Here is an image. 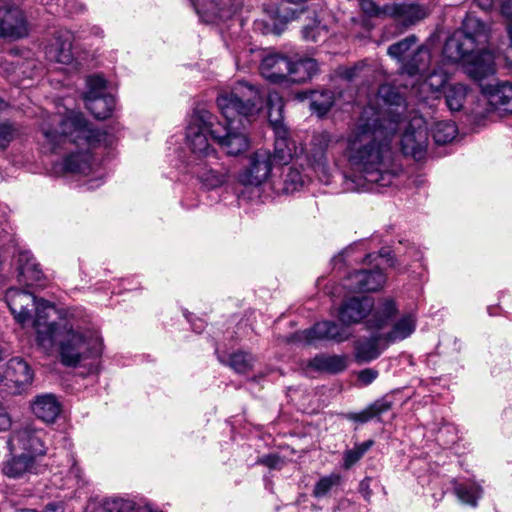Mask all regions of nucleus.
<instances>
[{
    "label": "nucleus",
    "instance_id": "nucleus-33",
    "mask_svg": "<svg viewBox=\"0 0 512 512\" xmlns=\"http://www.w3.org/2000/svg\"><path fill=\"white\" fill-rule=\"evenodd\" d=\"M416 328V318L409 313L402 316L394 325L391 331L384 333L386 343L392 344L409 337Z\"/></svg>",
    "mask_w": 512,
    "mask_h": 512
},
{
    "label": "nucleus",
    "instance_id": "nucleus-4",
    "mask_svg": "<svg viewBox=\"0 0 512 512\" xmlns=\"http://www.w3.org/2000/svg\"><path fill=\"white\" fill-rule=\"evenodd\" d=\"M489 40V28L480 19L467 15L461 29L455 31L445 42L443 55L450 62L466 61L480 46Z\"/></svg>",
    "mask_w": 512,
    "mask_h": 512
},
{
    "label": "nucleus",
    "instance_id": "nucleus-44",
    "mask_svg": "<svg viewBox=\"0 0 512 512\" xmlns=\"http://www.w3.org/2000/svg\"><path fill=\"white\" fill-rule=\"evenodd\" d=\"M418 38L415 35H409L408 37L390 45L387 53L392 58L397 59L399 62H403L405 54L417 43Z\"/></svg>",
    "mask_w": 512,
    "mask_h": 512
},
{
    "label": "nucleus",
    "instance_id": "nucleus-27",
    "mask_svg": "<svg viewBox=\"0 0 512 512\" xmlns=\"http://www.w3.org/2000/svg\"><path fill=\"white\" fill-rule=\"evenodd\" d=\"M349 280L351 281L350 287L355 291L373 292L382 288L386 277L382 270L375 267L374 269L356 271L349 276Z\"/></svg>",
    "mask_w": 512,
    "mask_h": 512
},
{
    "label": "nucleus",
    "instance_id": "nucleus-7",
    "mask_svg": "<svg viewBox=\"0 0 512 512\" xmlns=\"http://www.w3.org/2000/svg\"><path fill=\"white\" fill-rule=\"evenodd\" d=\"M283 103L276 95L268 99V119L275 133L274 154L272 161L287 164L297 153L295 143L289 137L288 129L283 125Z\"/></svg>",
    "mask_w": 512,
    "mask_h": 512
},
{
    "label": "nucleus",
    "instance_id": "nucleus-49",
    "mask_svg": "<svg viewBox=\"0 0 512 512\" xmlns=\"http://www.w3.org/2000/svg\"><path fill=\"white\" fill-rule=\"evenodd\" d=\"M361 10L369 17H387L388 15L384 11L386 3L378 5L374 0H359Z\"/></svg>",
    "mask_w": 512,
    "mask_h": 512
},
{
    "label": "nucleus",
    "instance_id": "nucleus-35",
    "mask_svg": "<svg viewBox=\"0 0 512 512\" xmlns=\"http://www.w3.org/2000/svg\"><path fill=\"white\" fill-rule=\"evenodd\" d=\"M217 357L222 364L229 366L237 373L249 372L252 370L255 361L250 353L243 351H237L228 355L218 354Z\"/></svg>",
    "mask_w": 512,
    "mask_h": 512
},
{
    "label": "nucleus",
    "instance_id": "nucleus-10",
    "mask_svg": "<svg viewBox=\"0 0 512 512\" xmlns=\"http://www.w3.org/2000/svg\"><path fill=\"white\" fill-rule=\"evenodd\" d=\"M337 142L338 140L326 131L314 133L310 141L307 160L324 183H328L331 176L328 165V151Z\"/></svg>",
    "mask_w": 512,
    "mask_h": 512
},
{
    "label": "nucleus",
    "instance_id": "nucleus-61",
    "mask_svg": "<svg viewBox=\"0 0 512 512\" xmlns=\"http://www.w3.org/2000/svg\"><path fill=\"white\" fill-rule=\"evenodd\" d=\"M18 512H36L35 510H31V509H23V510H20Z\"/></svg>",
    "mask_w": 512,
    "mask_h": 512
},
{
    "label": "nucleus",
    "instance_id": "nucleus-26",
    "mask_svg": "<svg viewBox=\"0 0 512 512\" xmlns=\"http://www.w3.org/2000/svg\"><path fill=\"white\" fill-rule=\"evenodd\" d=\"M431 53L428 47L419 46L401 65V71L408 76H421L431 78L429 71Z\"/></svg>",
    "mask_w": 512,
    "mask_h": 512
},
{
    "label": "nucleus",
    "instance_id": "nucleus-32",
    "mask_svg": "<svg viewBox=\"0 0 512 512\" xmlns=\"http://www.w3.org/2000/svg\"><path fill=\"white\" fill-rule=\"evenodd\" d=\"M290 70L287 80L294 83H302L311 79L318 71V63L315 59L305 58L292 62L290 60Z\"/></svg>",
    "mask_w": 512,
    "mask_h": 512
},
{
    "label": "nucleus",
    "instance_id": "nucleus-5",
    "mask_svg": "<svg viewBox=\"0 0 512 512\" xmlns=\"http://www.w3.org/2000/svg\"><path fill=\"white\" fill-rule=\"evenodd\" d=\"M215 116L204 108L197 107L186 128V143L191 150L187 166L206 159L216 160V152L208 143L207 134L211 136V128L216 126Z\"/></svg>",
    "mask_w": 512,
    "mask_h": 512
},
{
    "label": "nucleus",
    "instance_id": "nucleus-22",
    "mask_svg": "<svg viewBox=\"0 0 512 512\" xmlns=\"http://www.w3.org/2000/svg\"><path fill=\"white\" fill-rule=\"evenodd\" d=\"M11 457L2 466L5 476L12 479L23 478L30 474L38 473V459L29 454L10 451Z\"/></svg>",
    "mask_w": 512,
    "mask_h": 512
},
{
    "label": "nucleus",
    "instance_id": "nucleus-30",
    "mask_svg": "<svg viewBox=\"0 0 512 512\" xmlns=\"http://www.w3.org/2000/svg\"><path fill=\"white\" fill-rule=\"evenodd\" d=\"M33 308H35L33 326L36 329L38 341L41 344L45 342L51 343L53 341L56 324L46 322L47 315L45 311L52 308V305L48 301L36 299V304Z\"/></svg>",
    "mask_w": 512,
    "mask_h": 512
},
{
    "label": "nucleus",
    "instance_id": "nucleus-34",
    "mask_svg": "<svg viewBox=\"0 0 512 512\" xmlns=\"http://www.w3.org/2000/svg\"><path fill=\"white\" fill-rule=\"evenodd\" d=\"M84 101L85 107L97 119L108 118L115 107V99L109 94L92 96L90 99Z\"/></svg>",
    "mask_w": 512,
    "mask_h": 512
},
{
    "label": "nucleus",
    "instance_id": "nucleus-56",
    "mask_svg": "<svg viewBox=\"0 0 512 512\" xmlns=\"http://www.w3.org/2000/svg\"><path fill=\"white\" fill-rule=\"evenodd\" d=\"M65 8L69 13H79L85 9V6L77 0H66Z\"/></svg>",
    "mask_w": 512,
    "mask_h": 512
},
{
    "label": "nucleus",
    "instance_id": "nucleus-45",
    "mask_svg": "<svg viewBox=\"0 0 512 512\" xmlns=\"http://www.w3.org/2000/svg\"><path fill=\"white\" fill-rule=\"evenodd\" d=\"M304 184V179L301 172L294 168L288 167L283 172V191L285 193H293L301 188Z\"/></svg>",
    "mask_w": 512,
    "mask_h": 512
},
{
    "label": "nucleus",
    "instance_id": "nucleus-47",
    "mask_svg": "<svg viewBox=\"0 0 512 512\" xmlns=\"http://www.w3.org/2000/svg\"><path fill=\"white\" fill-rule=\"evenodd\" d=\"M340 481V476L331 474L319 479L313 489V496L316 498L324 497L332 489L333 486L337 485Z\"/></svg>",
    "mask_w": 512,
    "mask_h": 512
},
{
    "label": "nucleus",
    "instance_id": "nucleus-11",
    "mask_svg": "<svg viewBox=\"0 0 512 512\" xmlns=\"http://www.w3.org/2000/svg\"><path fill=\"white\" fill-rule=\"evenodd\" d=\"M44 436L43 430L27 425L12 432L8 446L10 451L26 453L38 459L46 453Z\"/></svg>",
    "mask_w": 512,
    "mask_h": 512
},
{
    "label": "nucleus",
    "instance_id": "nucleus-43",
    "mask_svg": "<svg viewBox=\"0 0 512 512\" xmlns=\"http://www.w3.org/2000/svg\"><path fill=\"white\" fill-rule=\"evenodd\" d=\"M327 36V29L322 25L318 19H312L310 22L303 26L302 37L305 41L319 42Z\"/></svg>",
    "mask_w": 512,
    "mask_h": 512
},
{
    "label": "nucleus",
    "instance_id": "nucleus-50",
    "mask_svg": "<svg viewBox=\"0 0 512 512\" xmlns=\"http://www.w3.org/2000/svg\"><path fill=\"white\" fill-rule=\"evenodd\" d=\"M7 107V103L0 99V111ZM14 128L9 123H0V148H5L13 139Z\"/></svg>",
    "mask_w": 512,
    "mask_h": 512
},
{
    "label": "nucleus",
    "instance_id": "nucleus-58",
    "mask_svg": "<svg viewBox=\"0 0 512 512\" xmlns=\"http://www.w3.org/2000/svg\"><path fill=\"white\" fill-rule=\"evenodd\" d=\"M192 326L193 329L198 333H200L204 329V323L202 321H199V323H195Z\"/></svg>",
    "mask_w": 512,
    "mask_h": 512
},
{
    "label": "nucleus",
    "instance_id": "nucleus-17",
    "mask_svg": "<svg viewBox=\"0 0 512 512\" xmlns=\"http://www.w3.org/2000/svg\"><path fill=\"white\" fill-rule=\"evenodd\" d=\"M384 11L387 17L400 21L405 28L415 25L428 16L427 9L414 2H387Z\"/></svg>",
    "mask_w": 512,
    "mask_h": 512
},
{
    "label": "nucleus",
    "instance_id": "nucleus-14",
    "mask_svg": "<svg viewBox=\"0 0 512 512\" xmlns=\"http://www.w3.org/2000/svg\"><path fill=\"white\" fill-rule=\"evenodd\" d=\"M29 34L23 10L15 4L0 6V39L18 40Z\"/></svg>",
    "mask_w": 512,
    "mask_h": 512
},
{
    "label": "nucleus",
    "instance_id": "nucleus-52",
    "mask_svg": "<svg viewBox=\"0 0 512 512\" xmlns=\"http://www.w3.org/2000/svg\"><path fill=\"white\" fill-rule=\"evenodd\" d=\"M257 463L264 465L270 469H280L283 461L281 457L277 454H268L259 458Z\"/></svg>",
    "mask_w": 512,
    "mask_h": 512
},
{
    "label": "nucleus",
    "instance_id": "nucleus-1",
    "mask_svg": "<svg viewBox=\"0 0 512 512\" xmlns=\"http://www.w3.org/2000/svg\"><path fill=\"white\" fill-rule=\"evenodd\" d=\"M372 109H364L348 140V161L359 175L346 176L354 186L349 189L377 191L392 184L394 174L389 170L393 159L391 141L396 134L395 124L384 127L380 118H371Z\"/></svg>",
    "mask_w": 512,
    "mask_h": 512
},
{
    "label": "nucleus",
    "instance_id": "nucleus-3",
    "mask_svg": "<svg viewBox=\"0 0 512 512\" xmlns=\"http://www.w3.org/2000/svg\"><path fill=\"white\" fill-rule=\"evenodd\" d=\"M217 105L226 123L216 122L211 137L228 155L237 156L249 147L244 130L262 109L263 97L255 86L240 81L218 96Z\"/></svg>",
    "mask_w": 512,
    "mask_h": 512
},
{
    "label": "nucleus",
    "instance_id": "nucleus-36",
    "mask_svg": "<svg viewBox=\"0 0 512 512\" xmlns=\"http://www.w3.org/2000/svg\"><path fill=\"white\" fill-rule=\"evenodd\" d=\"M309 366L318 371L339 373L346 368L344 357L337 355H317L309 363Z\"/></svg>",
    "mask_w": 512,
    "mask_h": 512
},
{
    "label": "nucleus",
    "instance_id": "nucleus-39",
    "mask_svg": "<svg viewBox=\"0 0 512 512\" xmlns=\"http://www.w3.org/2000/svg\"><path fill=\"white\" fill-rule=\"evenodd\" d=\"M391 407V404L384 400H378L372 403L370 406L358 413H348L346 418L351 421L366 423L374 417L387 412Z\"/></svg>",
    "mask_w": 512,
    "mask_h": 512
},
{
    "label": "nucleus",
    "instance_id": "nucleus-38",
    "mask_svg": "<svg viewBox=\"0 0 512 512\" xmlns=\"http://www.w3.org/2000/svg\"><path fill=\"white\" fill-rule=\"evenodd\" d=\"M310 108L319 116L325 115L334 104V93L330 90L311 91Z\"/></svg>",
    "mask_w": 512,
    "mask_h": 512
},
{
    "label": "nucleus",
    "instance_id": "nucleus-42",
    "mask_svg": "<svg viewBox=\"0 0 512 512\" xmlns=\"http://www.w3.org/2000/svg\"><path fill=\"white\" fill-rule=\"evenodd\" d=\"M374 445L373 440H367L360 444H356L352 449H347L343 453L342 467L346 470L354 466L365 453Z\"/></svg>",
    "mask_w": 512,
    "mask_h": 512
},
{
    "label": "nucleus",
    "instance_id": "nucleus-54",
    "mask_svg": "<svg viewBox=\"0 0 512 512\" xmlns=\"http://www.w3.org/2000/svg\"><path fill=\"white\" fill-rule=\"evenodd\" d=\"M377 376L378 371L372 368H366L358 373L357 378L363 385H369L377 378Z\"/></svg>",
    "mask_w": 512,
    "mask_h": 512
},
{
    "label": "nucleus",
    "instance_id": "nucleus-16",
    "mask_svg": "<svg viewBox=\"0 0 512 512\" xmlns=\"http://www.w3.org/2000/svg\"><path fill=\"white\" fill-rule=\"evenodd\" d=\"M73 41L74 34L70 30L59 29L55 31L53 39L45 49L47 59L61 64H71L74 60Z\"/></svg>",
    "mask_w": 512,
    "mask_h": 512
},
{
    "label": "nucleus",
    "instance_id": "nucleus-24",
    "mask_svg": "<svg viewBox=\"0 0 512 512\" xmlns=\"http://www.w3.org/2000/svg\"><path fill=\"white\" fill-rule=\"evenodd\" d=\"M289 72H291L290 59L283 54H269L261 61L260 73L271 83H281L287 80Z\"/></svg>",
    "mask_w": 512,
    "mask_h": 512
},
{
    "label": "nucleus",
    "instance_id": "nucleus-31",
    "mask_svg": "<svg viewBox=\"0 0 512 512\" xmlns=\"http://www.w3.org/2000/svg\"><path fill=\"white\" fill-rule=\"evenodd\" d=\"M397 307L393 299H384L378 303L366 325L368 329L380 330L396 315Z\"/></svg>",
    "mask_w": 512,
    "mask_h": 512
},
{
    "label": "nucleus",
    "instance_id": "nucleus-13",
    "mask_svg": "<svg viewBox=\"0 0 512 512\" xmlns=\"http://www.w3.org/2000/svg\"><path fill=\"white\" fill-rule=\"evenodd\" d=\"M428 128L422 118L409 123L401 137L402 152L420 161L424 159L428 147Z\"/></svg>",
    "mask_w": 512,
    "mask_h": 512
},
{
    "label": "nucleus",
    "instance_id": "nucleus-55",
    "mask_svg": "<svg viewBox=\"0 0 512 512\" xmlns=\"http://www.w3.org/2000/svg\"><path fill=\"white\" fill-rule=\"evenodd\" d=\"M371 477H365L360 483H359V493L364 497V499L367 502H370L372 497V490L370 488L371 483Z\"/></svg>",
    "mask_w": 512,
    "mask_h": 512
},
{
    "label": "nucleus",
    "instance_id": "nucleus-18",
    "mask_svg": "<svg viewBox=\"0 0 512 512\" xmlns=\"http://www.w3.org/2000/svg\"><path fill=\"white\" fill-rule=\"evenodd\" d=\"M189 172L195 175L207 188L212 189L221 186L226 181L227 169L218 162V157L212 162L208 159L195 162L188 166Z\"/></svg>",
    "mask_w": 512,
    "mask_h": 512
},
{
    "label": "nucleus",
    "instance_id": "nucleus-37",
    "mask_svg": "<svg viewBox=\"0 0 512 512\" xmlns=\"http://www.w3.org/2000/svg\"><path fill=\"white\" fill-rule=\"evenodd\" d=\"M467 87L463 84H451L444 90L445 102L450 111H460L467 96Z\"/></svg>",
    "mask_w": 512,
    "mask_h": 512
},
{
    "label": "nucleus",
    "instance_id": "nucleus-41",
    "mask_svg": "<svg viewBox=\"0 0 512 512\" xmlns=\"http://www.w3.org/2000/svg\"><path fill=\"white\" fill-rule=\"evenodd\" d=\"M457 127L451 121L436 122L432 128V137L436 144L444 145L451 142L457 135Z\"/></svg>",
    "mask_w": 512,
    "mask_h": 512
},
{
    "label": "nucleus",
    "instance_id": "nucleus-28",
    "mask_svg": "<svg viewBox=\"0 0 512 512\" xmlns=\"http://www.w3.org/2000/svg\"><path fill=\"white\" fill-rule=\"evenodd\" d=\"M62 406L56 395L43 393L35 396L31 403L33 414L46 423H53L59 416Z\"/></svg>",
    "mask_w": 512,
    "mask_h": 512
},
{
    "label": "nucleus",
    "instance_id": "nucleus-23",
    "mask_svg": "<svg viewBox=\"0 0 512 512\" xmlns=\"http://www.w3.org/2000/svg\"><path fill=\"white\" fill-rule=\"evenodd\" d=\"M482 91L487 98L491 110L499 114H512V84L501 82L496 85H485Z\"/></svg>",
    "mask_w": 512,
    "mask_h": 512
},
{
    "label": "nucleus",
    "instance_id": "nucleus-57",
    "mask_svg": "<svg viewBox=\"0 0 512 512\" xmlns=\"http://www.w3.org/2000/svg\"><path fill=\"white\" fill-rule=\"evenodd\" d=\"M80 472H81L80 468L75 463H73L71 468H70L69 473L71 475H73L76 479L79 480L80 479Z\"/></svg>",
    "mask_w": 512,
    "mask_h": 512
},
{
    "label": "nucleus",
    "instance_id": "nucleus-53",
    "mask_svg": "<svg viewBox=\"0 0 512 512\" xmlns=\"http://www.w3.org/2000/svg\"><path fill=\"white\" fill-rule=\"evenodd\" d=\"M361 69H362V66L359 64H356L351 67L340 68L338 71V74L342 79H345L350 82L359 76V72Z\"/></svg>",
    "mask_w": 512,
    "mask_h": 512
},
{
    "label": "nucleus",
    "instance_id": "nucleus-29",
    "mask_svg": "<svg viewBox=\"0 0 512 512\" xmlns=\"http://www.w3.org/2000/svg\"><path fill=\"white\" fill-rule=\"evenodd\" d=\"M384 333H374L368 338L361 339L356 344V358L360 362H370L380 356L389 346Z\"/></svg>",
    "mask_w": 512,
    "mask_h": 512
},
{
    "label": "nucleus",
    "instance_id": "nucleus-6",
    "mask_svg": "<svg viewBox=\"0 0 512 512\" xmlns=\"http://www.w3.org/2000/svg\"><path fill=\"white\" fill-rule=\"evenodd\" d=\"M102 353V339L97 331L68 330L59 344L61 362L75 367L82 360L96 358Z\"/></svg>",
    "mask_w": 512,
    "mask_h": 512
},
{
    "label": "nucleus",
    "instance_id": "nucleus-59",
    "mask_svg": "<svg viewBox=\"0 0 512 512\" xmlns=\"http://www.w3.org/2000/svg\"><path fill=\"white\" fill-rule=\"evenodd\" d=\"M93 33H94L96 36H102V35H103V31H102L99 27H94V28H93Z\"/></svg>",
    "mask_w": 512,
    "mask_h": 512
},
{
    "label": "nucleus",
    "instance_id": "nucleus-40",
    "mask_svg": "<svg viewBox=\"0 0 512 512\" xmlns=\"http://www.w3.org/2000/svg\"><path fill=\"white\" fill-rule=\"evenodd\" d=\"M454 491L460 501L476 506L482 495V488L474 482L455 483Z\"/></svg>",
    "mask_w": 512,
    "mask_h": 512
},
{
    "label": "nucleus",
    "instance_id": "nucleus-9",
    "mask_svg": "<svg viewBox=\"0 0 512 512\" xmlns=\"http://www.w3.org/2000/svg\"><path fill=\"white\" fill-rule=\"evenodd\" d=\"M33 378L30 365L21 357H13L1 374L0 390L13 395L21 394L32 384Z\"/></svg>",
    "mask_w": 512,
    "mask_h": 512
},
{
    "label": "nucleus",
    "instance_id": "nucleus-48",
    "mask_svg": "<svg viewBox=\"0 0 512 512\" xmlns=\"http://www.w3.org/2000/svg\"><path fill=\"white\" fill-rule=\"evenodd\" d=\"M134 503L122 498H113L106 500L103 504L105 512H132Z\"/></svg>",
    "mask_w": 512,
    "mask_h": 512
},
{
    "label": "nucleus",
    "instance_id": "nucleus-51",
    "mask_svg": "<svg viewBox=\"0 0 512 512\" xmlns=\"http://www.w3.org/2000/svg\"><path fill=\"white\" fill-rule=\"evenodd\" d=\"M501 14L507 21V33L512 48V0H506L502 3Z\"/></svg>",
    "mask_w": 512,
    "mask_h": 512
},
{
    "label": "nucleus",
    "instance_id": "nucleus-19",
    "mask_svg": "<svg viewBox=\"0 0 512 512\" xmlns=\"http://www.w3.org/2000/svg\"><path fill=\"white\" fill-rule=\"evenodd\" d=\"M465 73L474 81L481 82L496 72L495 57L491 51L479 49L465 61Z\"/></svg>",
    "mask_w": 512,
    "mask_h": 512
},
{
    "label": "nucleus",
    "instance_id": "nucleus-46",
    "mask_svg": "<svg viewBox=\"0 0 512 512\" xmlns=\"http://www.w3.org/2000/svg\"><path fill=\"white\" fill-rule=\"evenodd\" d=\"M87 91L84 94V100L92 96L106 95V81L100 75H92L86 79Z\"/></svg>",
    "mask_w": 512,
    "mask_h": 512
},
{
    "label": "nucleus",
    "instance_id": "nucleus-8",
    "mask_svg": "<svg viewBox=\"0 0 512 512\" xmlns=\"http://www.w3.org/2000/svg\"><path fill=\"white\" fill-rule=\"evenodd\" d=\"M378 98L383 102L381 111L372 109L374 115H369L371 118L379 117V123L384 127H390V124H395V132L398 131V125L402 120V116L406 110V103L404 97L399 93L397 88L392 85L384 84L378 89Z\"/></svg>",
    "mask_w": 512,
    "mask_h": 512
},
{
    "label": "nucleus",
    "instance_id": "nucleus-25",
    "mask_svg": "<svg viewBox=\"0 0 512 512\" xmlns=\"http://www.w3.org/2000/svg\"><path fill=\"white\" fill-rule=\"evenodd\" d=\"M18 281L26 286L41 285L44 274L40 264L30 251H21L18 254Z\"/></svg>",
    "mask_w": 512,
    "mask_h": 512
},
{
    "label": "nucleus",
    "instance_id": "nucleus-15",
    "mask_svg": "<svg viewBox=\"0 0 512 512\" xmlns=\"http://www.w3.org/2000/svg\"><path fill=\"white\" fill-rule=\"evenodd\" d=\"M272 164V154L269 150L255 151L249 158L248 167L240 173L239 182L250 186L262 184L270 175Z\"/></svg>",
    "mask_w": 512,
    "mask_h": 512
},
{
    "label": "nucleus",
    "instance_id": "nucleus-2",
    "mask_svg": "<svg viewBox=\"0 0 512 512\" xmlns=\"http://www.w3.org/2000/svg\"><path fill=\"white\" fill-rule=\"evenodd\" d=\"M42 146L45 151L56 153L66 143H73L82 151L70 153L62 161L66 173L88 175L92 171L90 149L114 143V136L107 131L94 129L82 113L70 111L65 116L53 115L41 125Z\"/></svg>",
    "mask_w": 512,
    "mask_h": 512
},
{
    "label": "nucleus",
    "instance_id": "nucleus-60",
    "mask_svg": "<svg viewBox=\"0 0 512 512\" xmlns=\"http://www.w3.org/2000/svg\"><path fill=\"white\" fill-rule=\"evenodd\" d=\"M371 258H375L373 254H367L365 257V261L370 260Z\"/></svg>",
    "mask_w": 512,
    "mask_h": 512
},
{
    "label": "nucleus",
    "instance_id": "nucleus-21",
    "mask_svg": "<svg viewBox=\"0 0 512 512\" xmlns=\"http://www.w3.org/2000/svg\"><path fill=\"white\" fill-rule=\"evenodd\" d=\"M5 299L18 323L24 324L31 318V310L36 304V297L32 293L11 288L6 292Z\"/></svg>",
    "mask_w": 512,
    "mask_h": 512
},
{
    "label": "nucleus",
    "instance_id": "nucleus-20",
    "mask_svg": "<svg viewBox=\"0 0 512 512\" xmlns=\"http://www.w3.org/2000/svg\"><path fill=\"white\" fill-rule=\"evenodd\" d=\"M373 308L374 301L371 297H351L340 306L338 317L344 325L356 324L372 312Z\"/></svg>",
    "mask_w": 512,
    "mask_h": 512
},
{
    "label": "nucleus",
    "instance_id": "nucleus-12",
    "mask_svg": "<svg viewBox=\"0 0 512 512\" xmlns=\"http://www.w3.org/2000/svg\"><path fill=\"white\" fill-rule=\"evenodd\" d=\"M351 336L350 331L334 321L317 322L313 327L298 331L293 338L297 341L313 345L318 341L343 342Z\"/></svg>",
    "mask_w": 512,
    "mask_h": 512
}]
</instances>
